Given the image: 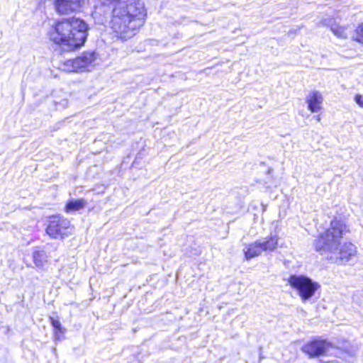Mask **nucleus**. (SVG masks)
<instances>
[{"instance_id":"1","label":"nucleus","mask_w":363,"mask_h":363,"mask_svg":"<svg viewBox=\"0 0 363 363\" xmlns=\"http://www.w3.org/2000/svg\"><path fill=\"white\" fill-rule=\"evenodd\" d=\"M146 18L147 10L143 1H119L112 10L109 26L114 38L125 41L138 33Z\"/></svg>"},{"instance_id":"2","label":"nucleus","mask_w":363,"mask_h":363,"mask_svg":"<svg viewBox=\"0 0 363 363\" xmlns=\"http://www.w3.org/2000/svg\"><path fill=\"white\" fill-rule=\"evenodd\" d=\"M345 230L346 225L342 221L333 220L330 228L315 240V250L333 262L340 264L348 262L355 255L356 247L350 242H345L340 246V240Z\"/></svg>"},{"instance_id":"3","label":"nucleus","mask_w":363,"mask_h":363,"mask_svg":"<svg viewBox=\"0 0 363 363\" xmlns=\"http://www.w3.org/2000/svg\"><path fill=\"white\" fill-rule=\"evenodd\" d=\"M49 39L65 51H72L82 46L88 35V26L74 17L62 18L51 27Z\"/></svg>"},{"instance_id":"4","label":"nucleus","mask_w":363,"mask_h":363,"mask_svg":"<svg viewBox=\"0 0 363 363\" xmlns=\"http://www.w3.org/2000/svg\"><path fill=\"white\" fill-rule=\"evenodd\" d=\"M288 282L297 291L303 302L311 298L320 287L317 282L303 275H291Z\"/></svg>"},{"instance_id":"5","label":"nucleus","mask_w":363,"mask_h":363,"mask_svg":"<svg viewBox=\"0 0 363 363\" xmlns=\"http://www.w3.org/2000/svg\"><path fill=\"white\" fill-rule=\"evenodd\" d=\"M279 238L271 235L259 239L250 244L246 245L243 251L247 260L259 256L262 252H271L278 247Z\"/></svg>"},{"instance_id":"6","label":"nucleus","mask_w":363,"mask_h":363,"mask_svg":"<svg viewBox=\"0 0 363 363\" xmlns=\"http://www.w3.org/2000/svg\"><path fill=\"white\" fill-rule=\"evenodd\" d=\"M96 58V53L94 52H85L75 59L63 62L61 64L60 69L68 72L90 71V68L92 67Z\"/></svg>"},{"instance_id":"7","label":"nucleus","mask_w":363,"mask_h":363,"mask_svg":"<svg viewBox=\"0 0 363 363\" xmlns=\"http://www.w3.org/2000/svg\"><path fill=\"white\" fill-rule=\"evenodd\" d=\"M70 222L69 220L60 217L50 218L46 233L53 238H63L70 233Z\"/></svg>"},{"instance_id":"8","label":"nucleus","mask_w":363,"mask_h":363,"mask_svg":"<svg viewBox=\"0 0 363 363\" xmlns=\"http://www.w3.org/2000/svg\"><path fill=\"white\" fill-rule=\"evenodd\" d=\"M333 344L325 340H314L305 344L302 351L310 357H315L328 353L330 349L333 348Z\"/></svg>"},{"instance_id":"9","label":"nucleus","mask_w":363,"mask_h":363,"mask_svg":"<svg viewBox=\"0 0 363 363\" xmlns=\"http://www.w3.org/2000/svg\"><path fill=\"white\" fill-rule=\"evenodd\" d=\"M84 4V0H55V9L61 14H69L79 11Z\"/></svg>"},{"instance_id":"10","label":"nucleus","mask_w":363,"mask_h":363,"mask_svg":"<svg viewBox=\"0 0 363 363\" xmlns=\"http://www.w3.org/2000/svg\"><path fill=\"white\" fill-rule=\"evenodd\" d=\"M308 108L313 113H317L321 109L323 96L319 91H313L306 97Z\"/></svg>"},{"instance_id":"11","label":"nucleus","mask_w":363,"mask_h":363,"mask_svg":"<svg viewBox=\"0 0 363 363\" xmlns=\"http://www.w3.org/2000/svg\"><path fill=\"white\" fill-rule=\"evenodd\" d=\"M33 259L36 267L43 269L47 263V256L44 251L35 250L33 252Z\"/></svg>"},{"instance_id":"12","label":"nucleus","mask_w":363,"mask_h":363,"mask_svg":"<svg viewBox=\"0 0 363 363\" xmlns=\"http://www.w3.org/2000/svg\"><path fill=\"white\" fill-rule=\"evenodd\" d=\"M85 204L86 201L83 199L69 201L66 205V211H78L82 208Z\"/></svg>"},{"instance_id":"13","label":"nucleus","mask_w":363,"mask_h":363,"mask_svg":"<svg viewBox=\"0 0 363 363\" xmlns=\"http://www.w3.org/2000/svg\"><path fill=\"white\" fill-rule=\"evenodd\" d=\"M330 30L334 33V35L338 38H345L347 37L345 28L340 26L337 24H331Z\"/></svg>"},{"instance_id":"14","label":"nucleus","mask_w":363,"mask_h":363,"mask_svg":"<svg viewBox=\"0 0 363 363\" xmlns=\"http://www.w3.org/2000/svg\"><path fill=\"white\" fill-rule=\"evenodd\" d=\"M355 40L359 43H363V23L355 30Z\"/></svg>"},{"instance_id":"15","label":"nucleus","mask_w":363,"mask_h":363,"mask_svg":"<svg viewBox=\"0 0 363 363\" xmlns=\"http://www.w3.org/2000/svg\"><path fill=\"white\" fill-rule=\"evenodd\" d=\"M50 320H51V323L55 330H58L60 333H64V330L61 325V323H60V321L58 320H55L53 318H51Z\"/></svg>"},{"instance_id":"16","label":"nucleus","mask_w":363,"mask_h":363,"mask_svg":"<svg viewBox=\"0 0 363 363\" xmlns=\"http://www.w3.org/2000/svg\"><path fill=\"white\" fill-rule=\"evenodd\" d=\"M355 101L361 107H363V97L361 95L357 94L355 96Z\"/></svg>"},{"instance_id":"17","label":"nucleus","mask_w":363,"mask_h":363,"mask_svg":"<svg viewBox=\"0 0 363 363\" xmlns=\"http://www.w3.org/2000/svg\"><path fill=\"white\" fill-rule=\"evenodd\" d=\"M97 13H97V11H95L94 12V13H93L94 16L95 17V16L97 15Z\"/></svg>"},{"instance_id":"18","label":"nucleus","mask_w":363,"mask_h":363,"mask_svg":"<svg viewBox=\"0 0 363 363\" xmlns=\"http://www.w3.org/2000/svg\"><path fill=\"white\" fill-rule=\"evenodd\" d=\"M316 120H318V121H319L320 120V116H318V117L316 118Z\"/></svg>"}]
</instances>
